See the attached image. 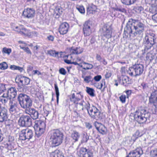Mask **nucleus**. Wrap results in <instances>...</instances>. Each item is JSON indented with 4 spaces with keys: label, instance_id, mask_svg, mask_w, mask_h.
Returning <instances> with one entry per match:
<instances>
[{
    "label": "nucleus",
    "instance_id": "nucleus-51",
    "mask_svg": "<svg viewBox=\"0 0 157 157\" xmlns=\"http://www.w3.org/2000/svg\"><path fill=\"white\" fill-rule=\"evenodd\" d=\"M20 47L21 48L23 49L25 52H26L27 53L29 54H31V52L29 49V48L28 47H22L21 46H20Z\"/></svg>",
    "mask_w": 157,
    "mask_h": 157
},
{
    "label": "nucleus",
    "instance_id": "nucleus-62",
    "mask_svg": "<svg viewBox=\"0 0 157 157\" xmlns=\"http://www.w3.org/2000/svg\"><path fill=\"white\" fill-rule=\"evenodd\" d=\"M85 124L86 127L88 129H89L92 128V126L90 123L86 122Z\"/></svg>",
    "mask_w": 157,
    "mask_h": 157
},
{
    "label": "nucleus",
    "instance_id": "nucleus-64",
    "mask_svg": "<svg viewBox=\"0 0 157 157\" xmlns=\"http://www.w3.org/2000/svg\"><path fill=\"white\" fill-rule=\"evenodd\" d=\"M153 10L152 13H157V6H153L152 7Z\"/></svg>",
    "mask_w": 157,
    "mask_h": 157
},
{
    "label": "nucleus",
    "instance_id": "nucleus-2",
    "mask_svg": "<svg viewBox=\"0 0 157 157\" xmlns=\"http://www.w3.org/2000/svg\"><path fill=\"white\" fill-rule=\"evenodd\" d=\"M17 99L21 107L26 110L32 105V101L30 97L26 94L21 93L18 96Z\"/></svg>",
    "mask_w": 157,
    "mask_h": 157
},
{
    "label": "nucleus",
    "instance_id": "nucleus-25",
    "mask_svg": "<svg viewBox=\"0 0 157 157\" xmlns=\"http://www.w3.org/2000/svg\"><path fill=\"white\" fill-rule=\"evenodd\" d=\"M7 110L5 108H3L0 110V122H3L7 120Z\"/></svg>",
    "mask_w": 157,
    "mask_h": 157
},
{
    "label": "nucleus",
    "instance_id": "nucleus-28",
    "mask_svg": "<svg viewBox=\"0 0 157 157\" xmlns=\"http://www.w3.org/2000/svg\"><path fill=\"white\" fill-rule=\"evenodd\" d=\"M97 7L94 5L89 6L87 8V14L88 15L93 14L96 11Z\"/></svg>",
    "mask_w": 157,
    "mask_h": 157
},
{
    "label": "nucleus",
    "instance_id": "nucleus-48",
    "mask_svg": "<svg viewBox=\"0 0 157 157\" xmlns=\"http://www.w3.org/2000/svg\"><path fill=\"white\" fill-rule=\"evenodd\" d=\"M3 52L8 55H9L11 52V49L10 48H3Z\"/></svg>",
    "mask_w": 157,
    "mask_h": 157
},
{
    "label": "nucleus",
    "instance_id": "nucleus-42",
    "mask_svg": "<svg viewBox=\"0 0 157 157\" xmlns=\"http://www.w3.org/2000/svg\"><path fill=\"white\" fill-rule=\"evenodd\" d=\"M135 11L137 13H141L143 12L144 8L142 6H137L134 9Z\"/></svg>",
    "mask_w": 157,
    "mask_h": 157
},
{
    "label": "nucleus",
    "instance_id": "nucleus-60",
    "mask_svg": "<svg viewBox=\"0 0 157 157\" xmlns=\"http://www.w3.org/2000/svg\"><path fill=\"white\" fill-rule=\"evenodd\" d=\"M141 86L144 90H147L148 87V84L145 82H143L141 84Z\"/></svg>",
    "mask_w": 157,
    "mask_h": 157
},
{
    "label": "nucleus",
    "instance_id": "nucleus-50",
    "mask_svg": "<svg viewBox=\"0 0 157 157\" xmlns=\"http://www.w3.org/2000/svg\"><path fill=\"white\" fill-rule=\"evenodd\" d=\"M119 98L120 101L122 103H125L126 99V96L125 95H122Z\"/></svg>",
    "mask_w": 157,
    "mask_h": 157
},
{
    "label": "nucleus",
    "instance_id": "nucleus-12",
    "mask_svg": "<svg viewBox=\"0 0 157 157\" xmlns=\"http://www.w3.org/2000/svg\"><path fill=\"white\" fill-rule=\"evenodd\" d=\"M18 124L22 127H29L32 125V119L29 116L23 115L20 117Z\"/></svg>",
    "mask_w": 157,
    "mask_h": 157
},
{
    "label": "nucleus",
    "instance_id": "nucleus-55",
    "mask_svg": "<svg viewBox=\"0 0 157 157\" xmlns=\"http://www.w3.org/2000/svg\"><path fill=\"white\" fill-rule=\"evenodd\" d=\"M115 10L117 11L121 12L124 13L125 12V9L121 7H117L115 9Z\"/></svg>",
    "mask_w": 157,
    "mask_h": 157
},
{
    "label": "nucleus",
    "instance_id": "nucleus-20",
    "mask_svg": "<svg viewBox=\"0 0 157 157\" xmlns=\"http://www.w3.org/2000/svg\"><path fill=\"white\" fill-rule=\"evenodd\" d=\"M94 125L96 129L100 133L103 135L106 134L107 129L104 125L97 121L95 122Z\"/></svg>",
    "mask_w": 157,
    "mask_h": 157
},
{
    "label": "nucleus",
    "instance_id": "nucleus-57",
    "mask_svg": "<svg viewBox=\"0 0 157 157\" xmlns=\"http://www.w3.org/2000/svg\"><path fill=\"white\" fill-rule=\"evenodd\" d=\"M59 72L63 75H65L66 73V71L63 68H62L59 70Z\"/></svg>",
    "mask_w": 157,
    "mask_h": 157
},
{
    "label": "nucleus",
    "instance_id": "nucleus-54",
    "mask_svg": "<svg viewBox=\"0 0 157 157\" xmlns=\"http://www.w3.org/2000/svg\"><path fill=\"white\" fill-rule=\"evenodd\" d=\"M7 145H8V147L9 149H10V148H11L12 147H13L14 144L13 141L11 142L9 141L7 143Z\"/></svg>",
    "mask_w": 157,
    "mask_h": 157
},
{
    "label": "nucleus",
    "instance_id": "nucleus-35",
    "mask_svg": "<svg viewBox=\"0 0 157 157\" xmlns=\"http://www.w3.org/2000/svg\"><path fill=\"white\" fill-rule=\"evenodd\" d=\"M10 68L12 70H18L20 72H22L23 70L22 67L15 65H11Z\"/></svg>",
    "mask_w": 157,
    "mask_h": 157
},
{
    "label": "nucleus",
    "instance_id": "nucleus-45",
    "mask_svg": "<svg viewBox=\"0 0 157 157\" xmlns=\"http://www.w3.org/2000/svg\"><path fill=\"white\" fill-rule=\"evenodd\" d=\"M55 12L57 14H61L62 13V10L61 8L60 7H56L55 9Z\"/></svg>",
    "mask_w": 157,
    "mask_h": 157
},
{
    "label": "nucleus",
    "instance_id": "nucleus-44",
    "mask_svg": "<svg viewBox=\"0 0 157 157\" xmlns=\"http://www.w3.org/2000/svg\"><path fill=\"white\" fill-rule=\"evenodd\" d=\"M55 50H50L48 51V53L50 56L54 57H56V56H57V53H56Z\"/></svg>",
    "mask_w": 157,
    "mask_h": 157
},
{
    "label": "nucleus",
    "instance_id": "nucleus-15",
    "mask_svg": "<svg viewBox=\"0 0 157 157\" xmlns=\"http://www.w3.org/2000/svg\"><path fill=\"white\" fill-rule=\"evenodd\" d=\"M92 26L90 21H88L84 23L83 27V31L85 36H90L92 33Z\"/></svg>",
    "mask_w": 157,
    "mask_h": 157
},
{
    "label": "nucleus",
    "instance_id": "nucleus-1",
    "mask_svg": "<svg viewBox=\"0 0 157 157\" xmlns=\"http://www.w3.org/2000/svg\"><path fill=\"white\" fill-rule=\"evenodd\" d=\"M145 28L144 24L141 21L130 19L124 30L125 34H126V33L129 34L131 39L136 38L141 39L143 37Z\"/></svg>",
    "mask_w": 157,
    "mask_h": 157
},
{
    "label": "nucleus",
    "instance_id": "nucleus-31",
    "mask_svg": "<svg viewBox=\"0 0 157 157\" xmlns=\"http://www.w3.org/2000/svg\"><path fill=\"white\" fill-rule=\"evenodd\" d=\"M50 157H64V156L61 151L57 150L51 153Z\"/></svg>",
    "mask_w": 157,
    "mask_h": 157
},
{
    "label": "nucleus",
    "instance_id": "nucleus-29",
    "mask_svg": "<svg viewBox=\"0 0 157 157\" xmlns=\"http://www.w3.org/2000/svg\"><path fill=\"white\" fill-rule=\"evenodd\" d=\"M146 58L147 60H149L150 61L154 59L155 63L157 64V54L154 56L151 53H148L147 54Z\"/></svg>",
    "mask_w": 157,
    "mask_h": 157
},
{
    "label": "nucleus",
    "instance_id": "nucleus-30",
    "mask_svg": "<svg viewBox=\"0 0 157 157\" xmlns=\"http://www.w3.org/2000/svg\"><path fill=\"white\" fill-rule=\"evenodd\" d=\"M88 151L86 148L81 147L77 152V155L79 157H83L87 153Z\"/></svg>",
    "mask_w": 157,
    "mask_h": 157
},
{
    "label": "nucleus",
    "instance_id": "nucleus-33",
    "mask_svg": "<svg viewBox=\"0 0 157 157\" xmlns=\"http://www.w3.org/2000/svg\"><path fill=\"white\" fill-rule=\"evenodd\" d=\"M86 92L91 96L94 97L95 96L94 94L95 91L93 89L87 87H86Z\"/></svg>",
    "mask_w": 157,
    "mask_h": 157
},
{
    "label": "nucleus",
    "instance_id": "nucleus-61",
    "mask_svg": "<svg viewBox=\"0 0 157 157\" xmlns=\"http://www.w3.org/2000/svg\"><path fill=\"white\" fill-rule=\"evenodd\" d=\"M76 61L78 63H81V64L83 63V62L84 61L82 60L80 57H77L76 59Z\"/></svg>",
    "mask_w": 157,
    "mask_h": 157
},
{
    "label": "nucleus",
    "instance_id": "nucleus-53",
    "mask_svg": "<svg viewBox=\"0 0 157 157\" xmlns=\"http://www.w3.org/2000/svg\"><path fill=\"white\" fill-rule=\"evenodd\" d=\"M155 0H145V2L147 4L151 5L152 6L154 5Z\"/></svg>",
    "mask_w": 157,
    "mask_h": 157
},
{
    "label": "nucleus",
    "instance_id": "nucleus-36",
    "mask_svg": "<svg viewBox=\"0 0 157 157\" xmlns=\"http://www.w3.org/2000/svg\"><path fill=\"white\" fill-rule=\"evenodd\" d=\"M54 86L56 96L57 103V104H58L59 103V88L56 84H54Z\"/></svg>",
    "mask_w": 157,
    "mask_h": 157
},
{
    "label": "nucleus",
    "instance_id": "nucleus-34",
    "mask_svg": "<svg viewBox=\"0 0 157 157\" xmlns=\"http://www.w3.org/2000/svg\"><path fill=\"white\" fill-rule=\"evenodd\" d=\"M79 105L82 106V109L83 110L84 108L86 109L90 105V104L88 102H85L83 101H81L79 103Z\"/></svg>",
    "mask_w": 157,
    "mask_h": 157
},
{
    "label": "nucleus",
    "instance_id": "nucleus-22",
    "mask_svg": "<svg viewBox=\"0 0 157 157\" xmlns=\"http://www.w3.org/2000/svg\"><path fill=\"white\" fill-rule=\"evenodd\" d=\"M69 27V25L67 22L63 23L59 26V32L62 35L66 34L68 31Z\"/></svg>",
    "mask_w": 157,
    "mask_h": 157
},
{
    "label": "nucleus",
    "instance_id": "nucleus-19",
    "mask_svg": "<svg viewBox=\"0 0 157 157\" xmlns=\"http://www.w3.org/2000/svg\"><path fill=\"white\" fill-rule=\"evenodd\" d=\"M143 154V151L141 147H137L136 149L130 152L126 157H140Z\"/></svg>",
    "mask_w": 157,
    "mask_h": 157
},
{
    "label": "nucleus",
    "instance_id": "nucleus-32",
    "mask_svg": "<svg viewBox=\"0 0 157 157\" xmlns=\"http://www.w3.org/2000/svg\"><path fill=\"white\" fill-rule=\"evenodd\" d=\"M83 65L82 69L85 70L90 69L93 68V65L90 63H86L84 62H83Z\"/></svg>",
    "mask_w": 157,
    "mask_h": 157
},
{
    "label": "nucleus",
    "instance_id": "nucleus-13",
    "mask_svg": "<svg viewBox=\"0 0 157 157\" xmlns=\"http://www.w3.org/2000/svg\"><path fill=\"white\" fill-rule=\"evenodd\" d=\"M112 28L110 25H105L102 29L101 35L102 37H104L109 39L112 37Z\"/></svg>",
    "mask_w": 157,
    "mask_h": 157
},
{
    "label": "nucleus",
    "instance_id": "nucleus-63",
    "mask_svg": "<svg viewBox=\"0 0 157 157\" xmlns=\"http://www.w3.org/2000/svg\"><path fill=\"white\" fill-rule=\"evenodd\" d=\"M152 19L155 22L157 23V13L152 15Z\"/></svg>",
    "mask_w": 157,
    "mask_h": 157
},
{
    "label": "nucleus",
    "instance_id": "nucleus-21",
    "mask_svg": "<svg viewBox=\"0 0 157 157\" xmlns=\"http://www.w3.org/2000/svg\"><path fill=\"white\" fill-rule=\"evenodd\" d=\"M26 113L29 115L33 119H36L39 117V113L37 111L33 108L30 107L28 109L25 110Z\"/></svg>",
    "mask_w": 157,
    "mask_h": 157
},
{
    "label": "nucleus",
    "instance_id": "nucleus-43",
    "mask_svg": "<svg viewBox=\"0 0 157 157\" xmlns=\"http://www.w3.org/2000/svg\"><path fill=\"white\" fill-rule=\"evenodd\" d=\"M76 9L81 13H85V9L82 6H76Z\"/></svg>",
    "mask_w": 157,
    "mask_h": 157
},
{
    "label": "nucleus",
    "instance_id": "nucleus-11",
    "mask_svg": "<svg viewBox=\"0 0 157 157\" xmlns=\"http://www.w3.org/2000/svg\"><path fill=\"white\" fill-rule=\"evenodd\" d=\"M33 136V131L28 128H26L21 130L19 136L20 139L23 140H29L32 138Z\"/></svg>",
    "mask_w": 157,
    "mask_h": 157
},
{
    "label": "nucleus",
    "instance_id": "nucleus-59",
    "mask_svg": "<svg viewBox=\"0 0 157 157\" xmlns=\"http://www.w3.org/2000/svg\"><path fill=\"white\" fill-rule=\"evenodd\" d=\"M105 80L104 79H103L101 80V83L100 85H99L98 87H97L99 89H101L103 86V84H104V85H105Z\"/></svg>",
    "mask_w": 157,
    "mask_h": 157
},
{
    "label": "nucleus",
    "instance_id": "nucleus-18",
    "mask_svg": "<svg viewBox=\"0 0 157 157\" xmlns=\"http://www.w3.org/2000/svg\"><path fill=\"white\" fill-rule=\"evenodd\" d=\"M35 11L32 8H27L25 9L23 12V15L25 17L29 19L33 18L35 15Z\"/></svg>",
    "mask_w": 157,
    "mask_h": 157
},
{
    "label": "nucleus",
    "instance_id": "nucleus-14",
    "mask_svg": "<svg viewBox=\"0 0 157 157\" xmlns=\"http://www.w3.org/2000/svg\"><path fill=\"white\" fill-rule=\"evenodd\" d=\"M13 29L16 31L21 35L26 36H30L31 34L29 31L24 27L23 25H21L18 26H13L12 27Z\"/></svg>",
    "mask_w": 157,
    "mask_h": 157
},
{
    "label": "nucleus",
    "instance_id": "nucleus-39",
    "mask_svg": "<svg viewBox=\"0 0 157 157\" xmlns=\"http://www.w3.org/2000/svg\"><path fill=\"white\" fill-rule=\"evenodd\" d=\"M89 139V136L87 133H84L83 135L82 138V139L81 142L82 143L86 142Z\"/></svg>",
    "mask_w": 157,
    "mask_h": 157
},
{
    "label": "nucleus",
    "instance_id": "nucleus-17",
    "mask_svg": "<svg viewBox=\"0 0 157 157\" xmlns=\"http://www.w3.org/2000/svg\"><path fill=\"white\" fill-rule=\"evenodd\" d=\"M149 102L155 107V109L157 110V89L151 94L149 97Z\"/></svg>",
    "mask_w": 157,
    "mask_h": 157
},
{
    "label": "nucleus",
    "instance_id": "nucleus-27",
    "mask_svg": "<svg viewBox=\"0 0 157 157\" xmlns=\"http://www.w3.org/2000/svg\"><path fill=\"white\" fill-rule=\"evenodd\" d=\"M83 51L82 48L80 47H72L70 49V52L71 54H79L82 53Z\"/></svg>",
    "mask_w": 157,
    "mask_h": 157
},
{
    "label": "nucleus",
    "instance_id": "nucleus-9",
    "mask_svg": "<svg viewBox=\"0 0 157 157\" xmlns=\"http://www.w3.org/2000/svg\"><path fill=\"white\" fill-rule=\"evenodd\" d=\"M90 116L94 119L96 120H100L102 119V114L100 110L95 106L92 105L90 107L89 105L86 109Z\"/></svg>",
    "mask_w": 157,
    "mask_h": 157
},
{
    "label": "nucleus",
    "instance_id": "nucleus-38",
    "mask_svg": "<svg viewBox=\"0 0 157 157\" xmlns=\"http://www.w3.org/2000/svg\"><path fill=\"white\" fill-rule=\"evenodd\" d=\"M7 86L2 84H0V94L2 92H5L7 89Z\"/></svg>",
    "mask_w": 157,
    "mask_h": 157
},
{
    "label": "nucleus",
    "instance_id": "nucleus-6",
    "mask_svg": "<svg viewBox=\"0 0 157 157\" xmlns=\"http://www.w3.org/2000/svg\"><path fill=\"white\" fill-rule=\"evenodd\" d=\"M148 116L147 112L144 109H138L135 113V119L139 123L142 124L146 122Z\"/></svg>",
    "mask_w": 157,
    "mask_h": 157
},
{
    "label": "nucleus",
    "instance_id": "nucleus-10",
    "mask_svg": "<svg viewBox=\"0 0 157 157\" xmlns=\"http://www.w3.org/2000/svg\"><path fill=\"white\" fill-rule=\"evenodd\" d=\"M15 82L17 84L18 90L21 91V89L25 85L29 84L30 82V79L26 77L22 76H19L15 78Z\"/></svg>",
    "mask_w": 157,
    "mask_h": 157
},
{
    "label": "nucleus",
    "instance_id": "nucleus-52",
    "mask_svg": "<svg viewBox=\"0 0 157 157\" xmlns=\"http://www.w3.org/2000/svg\"><path fill=\"white\" fill-rule=\"evenodd\" d=\"M141 135H140V133L139 131H137L134 135H133V137L135 138V139H137L138 137L141 136Z\"/></svg>",
    "mask_w": 157,
    "mask_h": 157
},
{
    "label": "nucleus",
    "instance_id": "nucleus-8",
    "mask_svg": "<svg viewBox=\"0 0 157 157\" xmlns=\"http://www.w3.org/2000/svg\"><path fill=\"white\" fill-rule=\"evenodd\" d=\"M34 128L35 131L36 135L37 137H39L45 131V123L44 121L41 120L35 121Z\"/></svg>",
    "mask_w": 157,
    "mask_h": 157
},
{
    "label": "nucleus",
    "instance_id": "nucleus-56",
    "mask_svg": "<svg viewBox=\"0 0 157 157\" xmlns=\"http://www.w3.org/2000/svg\"><path fill=\"white\" fill-rule=\"evenodd\" d=\"M102 78V77L101 75H97L94 77V79L95 81L98 82Z\"/></svg>",
    "mask_w": 157,
    "mask_h": 157
},
{
    "label": "nucleus",
    "instance_id": "nucleus-49",
    "mask_svg": "<svg viewBox=\"0 0 157 157\" xmlns=\"http://www.w3.org/2000/svg\"><path fill=\"white\" fill-rule=\"evenodd\" d=\"M83 157H93V152L90 150H88L87 153Z\"/></svg>",
    "mask_w": 157,
    "mask_h": 157
},
{
    "label": "nucleus",
    "instance_id": "nucleus-23",
    "mask_svg": "<svg viewBox=\"0 0 157 157\" xmlns=\"http://www.w3.org/2000/svg\"><path fill=\"white\" fill-rule=\"evenodd\" d=\"M118 80L120 84L125 86L130 83L129 78L126 76L122 75L121 76H118Z\"/></svg>",
    "mask_w": 157,
    "mask_h": 157
},
{
    "label": "nucleus",
    "instance_id": "nucleus-40",
    "mask_svg": "<svg viewBox=\"0 0 157 157\" xmlns=\"http://www.w3.org/2000/svg\"><path fill=\"white\" fill-rule=\"evenodd\" d=\"M39 110H40V113L42 115L44 116H47L48 115V111L46 110H45L44 107L43 106H40L39 107Z\"/></svg>",
    "mask_w": 157,
    "mask_h": 157
},
{
    "label": "nucleus",
    "instance_id": "nucleus-41",
    "mask_svg": "<svg viewBox=\"0 0 157 157\" xmlns=\"http://www.w3.org/2000/svg\"><path fill=\"white\" fill-rule=\"evenodd\" d=\"M8 65L6 62H3L0 63V69L2 70H5L7 68Z\"/></svg>",
    "mask_w": 157,
    "mask_h": 157
},
{
    "label": "nucleus",
    "instance_id": "nucleus-16",
    "mask_svg": "<svg viewBox=\"0 0 157 157\" xmlns=\"http://www.w3.org/2000/svg\"><path fill=\"white\" fill-rule=\"evenodd\" d=\"M83 97L81 92H77L75 90H72L70 96V99L71 101L75 103L82 98Z\"/></svg>",
    "mask_w": 157,
    "mask_h": 157
},
{
    "label": "nucleus",
    "instance_id": "nucleus-37",
    "mask_svg": "<svg viewBox=\"0 0 157 157\" xmlns=\"http://www.w3.org/2000/svg\"><path fill=\"white\" fill-rule=\"evenodd\" d=\"M122 3L128 5L134 3L137 0H121Z\"/></svg>",
    "mask_w": 157,
    "mask_h": 157
},
{
    "label": "nucleus",
    "instance_id": "nucleus-3",
    "mask_svg": "<svg viewBox=\"0 0 157 157\" xmlns=\"http://www.w3.org/2000/svg\"><path fill=\"white\" fill-rule=\"evenodd\" d=\"M17 95V90L15 87L9 88L6 93H4L3 95L0 96V101L5 105L11 98H15Z\"/></svg>",
    "mask_w": 157,
    "mask_h": 157
},
{
    "label": "nucleus",
    "instance_id": "nucleus-7",
    "mask_svg": "<svg viewBox=\"0 0 157 157\" xmlns=\"http://www.w3.org/2000/svg\"><path fill=\"white\" fill-rule=\"evenodd\" d=\"M155 34L149 33L146 34L144 39V44L145 46L144 50L147 51L150 49L155 43Z\"/></svg>",
    "mask_w": 157,
    "mask_h": 157
},
{
    "label": "nucleus",
    "instance_id": "nucleus-47",
    "mask_svg": "<svg viewBox=\"0 0 157 157\" xmlns=\"http://www.w3.org/2000/svg\"><path fill=\"white\" fill-rule=\"evenodd\" d=\"M150 155L152 157H157V149L151 151Z\"/></svg>",
    "mask_w": 157,
    "mask_h": 157
},
{
    "label": "nucleus",
    "instance_id": "nucleus-24",
    "mask_svg": "<svg viewBox=\"0 0 157 157\" xmlns=\"http://www.w3.org/2000/svg\"><path fill=\"white\" fill-rule=\"evenodd\" d=\"M10 108L9 109L10 113L13 114L17 112V103L16 102L9 101Z\"/></svg>",
    "mask_w": 157,
    "mask_h": 157
},
{
    "label": "nucleus",
    "instance_id": "nucleus-46",
    "mask_svg": "<svg viewBox=\"0 0 157 157\" xmlns=\"http://www.w3.org/2000/svg\"><path fill=\"white\" fill-rule=\"evenodd\" d=\"M84 81L88 83L91 81V77L90 76H87L85 77H83Z\"/></svg>",
    "mask_w": 157,
    "mask_h": 157
},
{
    "label": "nucleus",
    "instance_id": "nucleus-5",
    "mask_svg": "<svg viewBox=\"0 0 157 157\" xmlns=\"http://www.w3.org/2000/svg\"><path fill=\"white\" fill-rule=\"evenodd\" d=\"M144 66L140 64H136L127 71L128 74L131 76H137L141 75L144 71Z\"/></svg>",
    "mask_w": 157,
    "mask_h": 157
},
{
    "label": "nucleus",
    "instance_id": "nucleus-4",
    "mask_svg": "<svg viewBox=\"0 0 157 157\" xmlns=\"http://www.w3.org/2000/svg\"><path fill=\"white\" fill-rule=\"evenodd\" d=\"M63 133L58 129L53 131L51 137L52 146L56 147L60 145L62 142Z\"/></svg>",
    "mask_w": 157,
    "mask_h": 157
},
{
    "label": "nucleus",
    "instance_id": "nucleus-26",
    "mask_svg": "<svg viewBox=\"0 0 157 157\" xmlns=\"http://www.w3.org/2000/svg\"><path fill=\"white\" fill-rule=\"evenodd\" d=\"M71 138L75 142L78 141V139L80 137V134L78 132L75 130H73L72 131L71 134Z\"/></svg>",
    "mask_w": 157,
    "mask_h": 157
},
{
    "label": "nucleus",
    "instance_id": "nucleus-58",
    "mask_svg": "<svg viewBox=\"0 0 157 157\" xmlns=\"http://www.w3.org/2000/svg\"><path fill=\"white\" fill-rule=\"evenodd\" d=\"M112 73L110 71L107 72L105 75V77L106 78H109L111 76Z\"/></svg>",
    "mask_w": 157,
    "mask_h": 157
}]
</instances>
